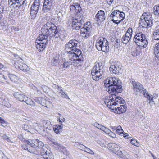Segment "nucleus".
Returning a JSON list of instances; mask_svg holds the SVG:
<instances>
[{
    "label": "nucleus",
    "mask_w": 159,
    "mask_h": 159,
    "mask_svg": "<svg viewBox=\"0 0 159 159\" xmlns=\"http://www.w3.org/2000/svg\"><path fill=\"white\" fill-rule=\"evenodd\" d=\"M76 14L73 17L72 26L73 28L76 30H79L83 24L85 22V17L83 14L80 13L82 9L80 5L78 3H76Z\"/></svg>",
    "instance_id": "obj_3"
},
{
    "label": "nucleus",
    "mask_w": 159,
    "mask_h": 159,
    "mask_svg": "<svg viewBox=\"0 0 159 159\" xmlns=\"http://www.w3.org/2000/svg\"><path fill=\"white\" fill-rule=\"evenodd\" d=\"M59 122H61V123L65 121V119L64 118L61 119H59Z\"/></svg>",
    "instance_id": "obj_61"
},
{
    "label": "nucleus",
    "mask_w": 159,
    "mask_h": 159,
    "mask_svg": "<svg viewBox=\"0 0 159 159\" xmlns=\"http://www.w3.org/2000/svg\"><path fill=\"white\" fill-rule=\"evenodd\" d=\"M106 70V67L102 62H96L91 72L92 78L94 80L98 81L101 78Z\"/></svg>",
    "instance_id": "obj_5"
},
{
    "label": "nucleus",
    "mask_w": 159,
    "mask_h": 159,
    "mask_svg": "<svg viewBox=\"0 0 159 159\" xmlns=\"http://www.w3.org/2000/svg\"><path fill=\"white\" fill-rule=\"evenodd\" d=\"M27 145L30 146L33 149L34 151L35 150L39 153L40 152V154L42 156L47 151V148L44 146L43 143L38 139H35L29 140L26 141Z\"/></svg>",
    "instance_id": "obj_4"
},
{
    "label": "nucleus",
    "mask_w": 159,
    "mask_h": 159,
    "mask_svg": "<svg viewBox=\"0 0 159 159\" xmlns=\"http://www.w3.org/2000/svg\"><path fill=\"white\" fill-rule=\"evenodd\" d=\"M101 125H100L98 124H96V127H97V128L100 129V128L101 127Z\"/></svg>",
    "instance_id": "obj_62"
},
{
    "label": "nucleus",
    "mask_w": 159,
    "mask_h": 159,
    "mask_svg": "<svg viewBox=\"0 0 159 159\" xmlns=\"http://www.w3.org/2000/svg\"><path fill=\"white\" fill-rule=\"evenodd\" d=\"M131 38V36H129L125 34L121 39L122 42L124 44H126L129 41Z\"/></svg>",
    "instance_id": "obj_27"
},
{
    "label": "nucleus",
    "mask_w": 159,
    "mask_h": 159,
    "mask_svg": "<svg viewBox=\"0 0 159 159\" xmlns=\"http://www.w3.org/2000/svg\"><path fill=\"white\" fill-rule=\"evenodd\" d=\"M69 63L67 62V61H65L63 65V66L64 68H67L68 67L70 66Z\"/></svg>",
    "instance_id": "obj_48"
},
{
    "label": "nucleus",
    "mask_w": 159,
    "mask_h": 159,
    "mask_svg": "<svg viewBox=\"0 0 159 159\" xmlns=\"http://www.w3.org/2000/svg\"><path fill=\"white\" fill-rule=\"evenodd\" d=\"M153 36L155 40H159V30H157L154 31Z\"/></svg>",
    "instance_id": "obj_35"
},
{
    "label": "nucleus",
    "mask_w": 159,
    "mask_h": 159,
    "mask_svg": "<svg viewBox=\"0 0 159 159\" xmlns=\"http://www.w3.org/2000/svg\"><path fill=\"white\" fill-rule=\"evenodd\" d=\"M43 156L45 159H50L52 157V153L50 151L48 150Z\"/></svg>",
    "instance_id": "obj_33"
},
{
    "label": "nucleus",
    "mask_w": 159,
    "mask_h": 159,
    "mask_svg": "<svg viewBox=\"0 0 159 159\" xmlns=\"http://www.w3.org/2000/svg\"><path fill=\"white\" fill-rule=\"evenodd\" d=\"M22 128L25 130L31 133L32 128L31 126L28 124H24L22 125Z\"/></svg>",
    "instance_id": "obj_25"
},
{
    "label": "nucleus",
    "mask_w": 159,
    "mask_h": 159,
    "mask_svg": "<svg viewBox=\"0 0 159 159\" xmlns=\"http://www.w3.org/2000/svg\"><path fill=\"white\" fill-rule=\"evenodd\" d=\"M149 15L146 13H143L141 16L139 24L142 26V27L148 28V27H150L152 25L153 22L152 16Z\"/></svg>",
    "instance_id": "obj_6"
},
{
    "label": "nucleus",
    "mask_w": 159,
    "mask_h": 159,
    "mask_svg": "<svg viewBox=\"0 0 159 159\" xmlns=\"http://www.w3.org/2000/svg\"><path fill=\"white\" fill-rule=\"evenodd\" d=\"M4 155L2 152L0 151V158L2 157V158L4 156Z\"/></svg>",
    "instance_id": "obj_58"
},
{
    "label": "nucleus",
    "mask_w": 159,
    "mask_h": 159,
    "mask_svg": "<svg viewBox=\"0 0 159 159\" xmlns=\"http://www.w3.org/2000/svg\"><path fill=\"white\" fill-rule=\"evenodd\" d=\"M126 106L125 105H121L120 107H117L118 111L119 114H121L124 113L126 111Z\"/></svg>",
    "instance_id": "obj_29"
},
{
    "label": "nucleus",
    "mask_w": 159,
    "mask_h": 159,
    "mask_svg": "<svg viewBox=\"0 0 159 159\" xmlns=\"http://www.w3.org/2000/svg\"><path fill=\"white\" fill-rule=\"evenodd\" d=\"M74 5H70V12L71 13H74L75 12H76V3H74Z\"/></svg>",
    "instance_id": "obj_38"
},
{
    "label": "nucleus",
    "mask_w": 159,
    "mask_h": 159,
    "mask_svg": "<svg viewBox=\"0 0 159 159\" xmlns=\"http://www.w3.org/2000/svg\"><path fill=\"white\" fill-rule=\"evenodd\" d=\"M132 55L133 56L136 57L139 55L140 53V51L136 48L133 49V50L131 52Z\"/></svg>",
    "instance_id": "obj_36"
},
{
    "label": "nucleus",
    "mask_w": 159,
    "mask_h": 159,
    "mask_svg": "<svg viewBox=\"0 0 159 159\" xmlns=\"http://www.w3.org/2000/svg\"><path fill=\"white\" fill-rule=\"evenodd\" d=\"M40 5V0H34L30 7V14L31 16L32 19H34L36 16V14L40 10L41 7Z\"/></svg>",
    "instance_id": "obj_10"
},
{
    "label": "nucleus",
    "mask_w": 159,
    "mask_h": 159,
    "mask_svg": "<svg viewBox=\"0 0 159 159\" xmlns=\"http://www.w3.org/2000/svg\"><path fill=\"white\" fill-rule=\"evenodd\" d=\"M110 128L112 129L113 130H116L117 129V127H116L115 126H111Z\"/></svg>",
    "instance_id": "obj_63"
},
{
    "label": "nucleus",
    "mask_w": 159,
    "mask_h": 159,
    "mask_svg": "<svg viewBox=\"0 0 159 159\" xmlns=\"http://www.w3.org/2000/svg\"><path fill=\"white\" fill-rule=\"evenodd\" d=\"M105 85L108 87V91L111 93V95L107 97L104 100L106 105L109 108L111 109L112 106H116L119 104H124V100L121 97L116 96L118 93L122 91V86L120 84V80L115 77H109L106 79L104 81Z\"/></svg>",
    "instance_id": "obj_2"
},
{
    "label": "nucleus",
    "mask_w": 159,
    "mask_h": 159,
    "mask_svg": "<svg viewBox=\"0 0 159 159\" xmlns=\"http://www.w3.org/2000/svg\"><path fill=\"white\" fill-rule=\"evenodd\" d=\"M105 128L106 127H105L102 125L101 126V127L100 128V129L104 131V130H105Z\"/></svg>",
    "instance_id": "obj_59"
},
{
    "label": "nucleus",
    "mask_w": 159,
    "mask_h": 159,
    "mask_svg": "<svg viewBox=\"0 0 159 159\" xmlns=\"http://www.w3.org/2000/svg\"><path fill=\"white\" fill-rule=\"evenodd\" d=\"M120 11L118 10H114L110 14H109V16L110 17L116 19L115 17H119Z\"/></svg>",
    "instance_id": "obj_28"
},
{
    "label": "nucleus",
    "mask_w": 159,
    "mask_h": 159,
    "mask_svg": "<svg viewBox=\"0 0 159 159\" xmlns=\"http://www.w3.org/2000/svg\"><path fill=\"white\" fill-rule=\"evenodd\" d=\"M109 134L110 136L113 138H115L116 137L115 134L112 131H110V133H109Z\"/></svg>",
    "instance_id": "obj_50"
},
{
    "label": "nucleus",
    "mask_w": 159,
    "mask_h": 159,
    "mask_svg": "<svg viewBox=\"0 0 159 159\" xmlns=\"http://www.w3.org/2000/svg\"><path fill=\"white\" fill-rule=\"evenodd\" d=\"M59 61L58 57H56L52 60V64L53 66H57Z\"/></svg>",
    "instance_id": "obj_34"
},
{
    "label": "nucleus",
    "mask_w": 159,
    "mask_h": 159,
    "mask_svg": "<svg viewBox=\"0 0 159 159\" xmlns=\"http://www.w3.org/2000/svg\"><path fill=\"white\" fill-rule=\"evenodd\" d=\"M134 41L138 45L145 48L148 43L145 34L140 33H137L134 36Z\"/></svg>",
    "instance_id": "obj_8"
},
{
    "label": "nucleus",
    "mask_w": 159,
    "mask_h": 159,
    "mask_svg": "<svg viewBox=\"0 0 159 159\" xmlns=\"http://www.w3.org/2000/svg\"><path fill=\"white\" fill-rule=\"evenodd\" d=\"M41 31L42 34L39 35L35 41L36 47L39 52L43 51L46 48L48 38L51 39L54 37L63 40L67 36L64 30H58L51 21L47 22L43 25Z\"/></svg>",
    "instance_id": "obj_1"
},
{
    "label": "nucleus",
    "mask_w": 159,
    "mask_h": 159,
    "mask_svg": "<svg viewBox=\"0 0 159 159\" xmlns=\"http://www.w3.org/2000/svg\"><path fill=\"white\" fill-rule=\"evenodd\" d=\"M121 69V68L117 65H111L109 68V70L111 73L116 74L119 73V71Z\"/></svg>",
    "instance_id": "obj_18"
},
{
    "label": "nucleus",
    "mask_w": 159,
    "mask_h": 159,
    "mask_svg": "<svg viewBox=\"0 0 159 159\" xmlns=\"http://www.w3.org/2000/svg\"><path fill=\"white\" fill-rule=\"evenodd\" d=\"M62 128L61 125H57L53 127V129L55 133L57 134L61 132Z\"/></svg>",
    "instance_id": "obj_32"
},
{
    "label": "nucleus",
    "mask_w": 159,
    "mask_h": 159,
    "mask_svg": "<svg viewBox=\"0 0 159 159\" xmlns=\"http://www.w3.org/2000/svg\"><path fill=\"white\" fill-rule=\"evenodd\" d=\"M92 28V25L89 22H87L86 23L83 24L80 28L81 29H85L84 30L86 32L90 33L91 29Z\"/></svg>",
    "instance_id": "obj_20"
},
{
    "label": "nucleus",
    "mask_w": 159,
    "mask_h": 159,
    "mask_svg": "<svg viewBox=\"0 0 159 159\" xmlns=\"http://www.w3.org/2000/svg\"><path fill=\"white\" fill-rule=\"evenodd\" d=\"M108 42L105 38H102L96 40V46L98 51L106 52L109 51Z\"/></svg>",
    "instance_id": "obj_7"
},
{
    "label": "nucleus",
    "mask_w": 159,
    "mask_h": 159,
    "mask_svg": "<svg viewBox=\"0 0 159 159\" xmlns=\"http://www.w3.org/2000/svg\"><path fill=\"white\" fill-rule=\"evenodd\" d=\"M27 2L26 0H9V5L12 7L16 8L19 7L22 5L25 4H26Z\"/></svg>",
    "instance_id": "obj_12"
},
{
    "label": "nucleus",
    "mask_w": 159,
    "mask_h": 159,
    "mask_svg": "<svg viewBox=\"0 0 159 159\" xmlns=\"http://www.w3.org/2000/svg\"><path fill=\"white\" fill-rule=\"evenodd\" d=\"M14 96L16 99L22 102L25 99L26 96L20 92H16L14 94Z\"/></svg>",
    "instance_id": "obj_19"
},
{
    "label": "nucleus",
    "mask_w": 159,
    "mask_h": 159,
    "mask_svg": "<svg viewBox=\"0 0 159 159\" xmlns=\"http://www.w3.org/2000/svg\"><path fill=\"white\" fill-rule=\"evenodd\" d=\"M51 142L54 145H57L58 147V145L60 144H59L57 141H55V140L53 139L51 140Z\"/></svg>",
    "instance_id": "obj_52"
},
{
    "label": "nucleus",
    "mask_w": 159,
    "mask_h": 159,
    "mask_svg": "<svg viewBox=\"0 0 159 159\" xmlns=\"http://www.w3.org/2000/svg\"><path fill=\"white\" fill-rule=\"evenodd\" d=\"M74 51H71V52H67L68 56L70 59H75V58H82V52L79 49L76 48Z\"/></svg>",
    "instance_id": "obj_13"
},
{
    "label": "nucleus",
    "mask_w": 159,
    "mask_h": 159,
    "mask_svg": "<svg viewBox=\"0 0 159 159\" xmlns=\"http://www.w3.org/2000/svg\"><path fill=\"white\" fill-rule=\"evenodd\" d=\"M2 9L0 7V21L1 20V19H2L3 16L1 14L2 12Z\"/></svg>",
    "instance_id": "obj_56"
},
{
    "label": "nucleus",
    "mask_w": 159,
    "mask_h": 159,
    "mask_svg": "<svg viewBox=\"0 0 159 159\" xmlns=\"http://www.w3.org/2000/svg\"><path fill=\"white\" fill-rule=\"evenodd\" d=\"M123 132V131L120 126H119L117 127L116 131V133L119 134H122Z\"/></svg>",
    "instance_id": "obj_40"
},
{
    "label": "nucleus",
    "mask_w": 159,
    "mask_h": 159,
    "mask_svg": "<svg viewBox=\"0 0 159 159\" xmlns=\"http://www.w3.org/2000/svg\"><path fill=\"white\" fill-rule=\"evenodd\" d=\"M95 19L97 21L99 22L104 20L105 19L104 11L102 10L98 11L96 15Z\"/></svg>",
    "instance_id": "obj_15"
},
{
    "label": "nucleus",
    "mask_w": 159,
    "mask_h": 159,
    "mask_svg": "<svg viewBox=\"0 0 159 159\" xmlns=\"http://www.w3.org/2000/svg\"><path fill=\"white\" fill-rule=\"evenodd\" d=\"M73 60V65L75 66H78L81 65L82 63L83 59L82 58H75L72 59Z\"/></svg>",
    "instance_id": "obj_22"
},
{
    "label": "nucleus",
    "mask_w": 159,
    "mask_h": 159,
    "mask_svg": "<svg viewBox=\"0 0 159 159\" xmlns=\"http://www.w3.org/2000/svg\"><path fill=\"white\" fill-rule=\"evenodd\" d=\"M132 32L133 30L132 28H128L125 34L129 36H131V37H132Z\"/></svg>",
    "instance_id": "obj_41"
},
{
    "label": "nucleus",
    "mask_w": 159,
    "mask_h": 159,
    "mask_svg": "<svg viewBox=\"0 0 159 159\" xmlns=\"http://www.w3.org/2000/svg\"><path fill=\"white\" fill-rule=\"evenodd\" d=\"M23 102H25L27 104L32 106H35V103L30 98L27 97H25V99L24 100Z\"/></svg>",
    "instance_id": "obj_31"
},
{
    "label": "nucleus",
    "mask_w": 159,
    "mask_h": 159,
    "mask_svg": "<svg viewBox=\"0 0 159 159\" xmlns=\"http://www.w3.org/2000/svg\"><path fill=\"white\" fill-rule=\"evenodd\" d=\"M69 61H67L68 63H69L68 64L69 65V66H70V65H73V60H72V59H70L69 58Z\"/></svg>",
    "instance_id": "obj_53"
},
{
    "label": "nucleus",
    "mask_w": 159,
    "mask_h": 159,
    "mask_svg": "<svg viewBox=\"0 0 159 159\" xmlns=\"http://www.w3.org/2000/svg\"><path fill=\"white\" fill-rule=\"evenodd\" d=\"M78 43V41L75 39L70 40L65 45V51L67 53L71 52V51H74L76 48Z\"/></svg>",
    "instance_id": "obj_11"
},
{
    "label": "nucleus",
    "mask_w": 159,
    "mask_h": 159,
    "mask_svg": "<svg viewBox=\"0 0 159 159\" xmlns=\"http://www.w3.org/2000/svg\"><path fill=\"white\" fill-rule=\"evenodd\" d=\"M107 148L115 153L120 149V146L114 143H109Z\"/></svg>",
    "instance_id": "obj_16"
},
{
    "label": "nucleus",
    "mask_w": 159,
    "mask_h": 159,
    "mask_svg": "<svg viewBox=\"0 0 159 159\" xmlns=\"http://www.w3.org/2000/svg\"><path fill=\"white\" fill-rule=\"evenodd\" d=\"M53 0H44L42 11L44 12H47L50 11L52 7Z\"/></svg>",
    "instance_id": "obj_14"
},
{
    "label": "nucleus",
    "mask_w": 159,
    "mask_h": 159,
    "mask_svg": "<svg viewBox=\"0 0 159 159\" xmlns=\"http://www.w3.org/2000/svg\"><path fill=\"white\" fill-rule=\"evenodd\" d=\"M58 148L60 149L64 154L66 155H69V152L66 150L65 147L60 144L58 145Z\"/></svg>",
    "instance_id": "obj_30"
},
{
    "label": "nucleus",
    "mask_w": 159,
    "mask_h": 159,
    "mask_svg": "<svg viewBox=\"0 0 159 159\" xmlns=\"http://www.w3.org/2000/svg\"><path fill=\"white\" fill-rule=\"evenodd\" d=\"M84 146L85 147V148H84L85 151L91 154H94V153L93 151L91 150L90 148L86 147V146Z\"/></svg>",
    "instance_id": "obj_42"
},
{
    "label": "nucleus",
    "mask_w": 159,
    "mask_h": 159,
    "mask_svg": "<svg viewBox=\"0 0 159 159\" xmlns=\"http://www.w3.org/2000/svg\"><path fill=\"white\" fill-rule=\"evenodd\" d=\"M35 128L37 131H40L43 129V127L40 124L38 123L36 124Z\"/></svg>",
    "instance_id": "obj_39"
},
{
    "label": "nucleus",
    "mask_w": 159,
    "mask_h": 159,
    "mask_svg": "<svg viewBox=\"0 0 159 159\" xmlns=\"http://www.w3.org/2000/svg\"><path fill=\"white\" fill-rule=\"evenodd\" d=\"M153 10L155 15L159 14V5H155Z\"/></svg>",
    "instance_id": "obj_37"
},
{
    "label": "nucleus",
    "mask_w": 159,
    "mask_h": 159,
    "mask_svg": "<svg viewBox=\"0 0 159 159\" xmlns=\"http://www.w3.org/2000/svg\"><path fill=\"white\" fill-rule=\"evenodd\" d=\"M16 66L21 70L25 71H27L29 70V68L27 65L22 63H19L17 62L16 63Z\"/></svg>",
    "instance_id": "obj_21"
},
{
    "label": "nucleus",
    "mask_w": 159,
    "mask_h": 159,
    "mask_svg": "<svg viewBox=\"0 0 159 159\" xmlns=\"http://www.w3.org/2000/svg\"><path fill=\"white\" fill-rule=\"evenodd\" d=\"M132 85V89L134 90V93L136 95H140V93H144L146 89H144L143 85L139 82L135 81V80L132 79L130 81Z\"/></svg>",
    "instance_id": "obj_9"
},
{
    "label": "nucleus",
    "mask_w": 159,
    "mask_h": 159,
    "mask_svg": "<svg viewBox=\"0 0 159 159\" xmlns=\"http://www.w3.org/2000/svg\"><path fill=\"white\" fill-rule=\"evenodd\" d=\"M98 143L101 146V147H106V146H105V145L104 144V143H103L101 141H100L99 140H98Z\"/></svg>",
    "instance_id": "obj_51"
},
{
    "label": "nucleus",
    "mask_w": 159,
    "mask_h": 159,
    "mask_svg": "<svg viewBox=\"0 0 159 159\" xmlns=\"http://www.w3.org/2000/svg\"><path fill=\"white\" fill-rule=\"evenodd\" d=\"M61 95L62 96V97H64L66 99H69V98L68 96L67 95L66 93H65L64 92H61Z\"/></svg>",
    "instance_id": "obj_47"
},
{
    "label": "nucleus",
    "mask_w": 159,
    "mask_h": 159,
    "mask_svg": "<svg viewBox=\"0 0 159 159\" xmlns=\"http://www.w3.org/2000/svg\"><path fill=\"white\" fill-rule=\"evenodd\" d=\"M1 137H2V139H3L7 141L8 142H10L11 141L10 137L7 136L6 135L4 134V135H2L1 136Z\"/></svg>",
    "instance_id": "obj_43"
},
{
    "label": "nucleus",
    "mask_w": 159,
    "mask_h": 159,
    "mask_svg": "<svg viewBox=\"0 0 159 159\" xmlns=\"http://www.w3.org/2000/svg\"><path fill=\"white\" fill-rule=\"evenodd\" d=\"M8 76L11 81L15 83L17 82L19 79L17 76L12 74H8Z\"/></svg>",
    "instance_id": "obj_24"
},
{
    "label": "nucleus",
    "mask_w": 159,
    "mask_h": 159,
    "mask_svg": "<svg viewBox=\"0 0 159 159\" xmlns=\"http://www.w3.org/2000/svg\"><path fill=\"white\" fill-rule=\"evenodd\" d=\"M54 87L57 89L58 90L60 88V87H59L58 85L56 84L54 85Z\"/></svg>",
    "instance_id": "obj_64"
},
{
    "label": "nucleus",
    "mask_w": 159,
    "mask_h": 159,
    "mask_svg": "<svg viewBox=\"0 0 159 159\" xmlns=\"http://www.w3.org/2000/svg\"><path fill=\"white\" fill-rule=\"evenodd\" d=\"M130 143L132 144L135 146H138L139 144V143L137 142V140L134 139H131L130 140Z\"/></svg>",
    "instance_id": "obj_44"
},
{
    "label": "nucleus",
    "mask_w": 159,
    "mask_h": 159,
    "mask_svg": "<svg viewBox=\"0 0 159 159\" xmlns=\"http://www.w3.org/2000/svg\"><path fill=\"white\" fill-rule=\"evenodd\" d=\"M111 131L109 129H107L106 128H105V130H104V131L108 134H109V133H110V131Z\"/></svg>",
    "instance_id": "obj_55"
},
{
    "label": "nucleus",
    "mask_w": 159,
    "mask_h": 159,
    "mask_svg": "<svg viewBox=\"0 0 159 159\" xmlns=\"http://www.w3.org/2000/svg\"><path fill=\"white\" fill-rule=\"evenodd\" d=\"M107 0V3L109 5H111L112 3L113 2L114 0Z\"/></svg>",
    "instance_id": "obj_57"
},
{
    "label": "nucleus",
    "mask_w": 159,
    "mask_h": 159,
    "mask_svg": "<svg viewBox=\"0 0 159 159\" xmlns=\"http://www.w3.org/2000/svg\"><path fill=\"white\" fill-rule=\"evenodd\" d=\"M123 20V19H121L120 20H116L114 19H112L111 20V21L113 22L114 23H115L116 24L118 25L120 23L122 20Z\"/></svg>",
    "instance_id": "obj_45"
},
{
    "label": "nucleus",
    "mask_w": 159,
    "mask_h": 159,
    "mask_svg": "<svg viewBox=\"0 0 159 159\" xmlns=\"http://www.w3.org/2000/svg\"><path fill=\"white\" fill-rule=\"evenodd\" d=\"M122 134H123L124 137L125 138H126L127 139L128 138V136H129V135H128V134H127L125 133V134H124L123 133Z\"/></svg>",
    "instance_id": "obj_60"
},
{
    "label": "nucleus",
    "mask_w": 159,
    "mask_h": 159,
    "mask_svg": "<svg viewBox=\"0 0 159 159\" xmlns=\"http://www.w3.org/2000/svg\"><path fill=\"white\" fill-rule=\"evenodd\" d=\"M85 29H81V33L80 36L82 37V39H86L89 36L90 34L86 32Z\"/></svg>",
    "instance_id": "obj_26"
},
{
    "label": "nucleus",
    "mask_w": 159,
    "mask_h": 159,
    "mask_svg": "<svg viewBox=\"0 0 159 159\" xmlns=\"http://www.w3.org/2000/svg\"><path fill=\"white\" fill-rule=\"evenodd\" d=\"M158 96V94H157V93H154L153 95L152 96L153 99H155L157 98Z\"/></svg>",
    "instance_id": "obj_54"
},
{
    "label": "nucleus",
    "mask_w": 159,
    "mask_h": 159,
    "mask_svg": "<svg viewBox=\"0 0 159 159\" xmlns=\"http://www.w3.org/2000/svg\"><path fill=\"white\" fill-rule=\"evenodd\" d=\"M142 94L145 97L147 98V99L148 100L149 103L154 102V101H153L152 95L148 93L146 90L144 91V93H143Z\"/></svg>",
    "instance_id": "obj_23"
},
{
    "label": "nucleus",
    "mask_w": 159,
    "mask_h": 159,
    "mask_svg": "<svg viewBox=\"0 0 159 159\" xmlns=\"http://www.w3.org/2000/svg\"><path fill=\"white\" fill-rule=\"evenodd\" d=\"M125 14L122 11H120L119 15V18H122V19H124L125 17Z\"/></svg>",
    "instance_id": "obj_46"
},
{
    "label": "nucleus",
    "mask_w": 159,
    "mask_h": 159,
    "mask_svg": "<svg viewBox=\"0 0 159 159\" xmlns=\"http://www.w3.org/2000/svg\"><path fill=\"white\" fill-rule=\"evenodd\" d=\"M115 154H117L122 159H128L129 156L125 150H118Z\"/></svg>",
    "instance_id": "obj_17"
},
{
    "label": "nucleus",
    "mask_w": 159,
    "mask_h": 159,
    "mask_svg": "<svg viewBox=\"0 0 159 159\" xmlns=\"http://www.w3.org/2000/svg\"><path fill=\"white\" fill-rule=\"evenodd\" d=\"M0 123L1 124V125L4 126V125L3 124H5L6 122L1 117H0Z\"/></svg>",
    "instance_id": "obj_49"
}]
</instances>
